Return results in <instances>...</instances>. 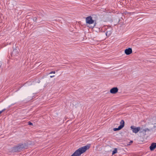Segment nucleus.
I'll use <instances>...</instances> for the list:
<instances>
[{
	"instance_id": "4468645a",
	"label": "nucleus",
	"mask_w": 156,
	"mask_h": 156,
	"mask_svg": "<svg viewBox=\"0 0 156 156\" xmlns=\"http://www.w3.org/2000/svg\"><path fill=\"white\" fill-rule=\"evenodd\" d=\"M5 110V109H3L2 110L0 111V114L3 112H4Z\"/></svg>"
},
{
	"instance_id": "1a4fd4ad",
	"label": "nucleus",
	"mask_w": 156,
	"mask_h": 156,
	"mask_svg": "<svg viewBox=\"0 0 156 156\" xmlns=\"http://www.w3.org/2000/svg\"><path fill=\"white\" fill-rule=\"evenodd\" d=\"M156 147V143H152L150 147V148L151 151L154 150Z\"/></svg>"
},
{
	"instance_id": "39448f33",
	"label": "nucleus",
	"mask_w": 156,
	"mask_h": 156,
	"mask_svg": "<svg viewBox=\"0 0 156 156\" xmlns=\"http://www.w3.org/2000/svg\"><path fill=\"white\" fill-rule=\"evenodd\" d=\"M86 21L87 23L89 24H91L94 23V20H92V17L90 16L87 17Z\"/></svg>"
},
{
	"instance_id": "20e7f679",
	"label": "nucleus",
	"mask_w": 156,
	"mask_h": 156,
	"mask_svg": "<svg viewBox=\"0 0 156 156\" xmlns=\"http://www.w3.org/2000/svg\"><path fill=\"white\" fill-rule=\"evenodd\" d=\"M120 125L118 127V128H114L113 130L114 131H116L122 129L124 126V122L123 120H121L120 122Z\"/></svg>"
},
{
	"instance_id": "ddd939ff",
	"label": "nucleus",
	"mask_w": 156,
	"mask_h": 156,
	"mask_svg": "<svg viewBox=\"0 0 156 156\" xmlns=\"http://www.w3.org/2000/svg\"><path fill=\"white\" fill-rule=\"evenodd\" d=\"M28 125H33V124L32 123L30 122H28Z\"/></svg>"
},
{
	"instance_id": "9b49d317",
	"label": "nucleus",
	"mask_w": 156,
	"mask_h": 156,
	"mask_svg": "<svg viewBox=\"0 0 156 156\" xmlns=\"http://www.w3.org/2000/svg\"><path fill=\"white\" fill-rule=\"evenodd\" d=\"M112 34L111 30H108L105 33L106 35L107 36H109Z\"/></svg>"
},
{
	"instance_id": "f3484780",
	"label": "nucleus",
	"mask_w": 156,
	"mask_h": 156,
	"mask_svg": "<svg viewBox=\"0 0 156 156\" xmlns=\"http://www.w3.org/2000/svg\"><path fill=\"white\" fill-rule=\"evenodd\" d=\"M132 142H133V141H130V143H132Z\"/></svg>"
},
{
	"instance_id": "6e6552de",
	"label": "nucleus",
	"mask_w": 156,
	"mask_h": 156,
	"mask_svg": "<svg viewBox=\"0 0 156 156\" xmlns=\"http://www.w3.org/2000/svg\"><path fill=\"white\" fill-rule=\"evenodd\" d=\"M18 54V50L16 49H14L11 53L12 56H15L17 55Z\"/></svg>"
},
{
	"instance_id": "f8f14e48",
	"label": "nucleus",
	"mask_w": 156,
	"mask_h": 156,
	"mask_svg": "<svg viewBox=\"0 0 156 156\" xmlns=\"http://www.w3.org/2000/svg\"><path fill=\"white\" fill-rule=\"evenodd\" d=\"M117 149L116 148H115L112 151V154H115L117 153Z\"/></svg>"
},
{
	"instance_id": "7ed1b4c3",
	"label": "nucleus",
	"mask_w": 156,
	"mask_h": 156,
	"mask_svg": "<svg viewBox=\"0 0 156 156\" xmlns=\"http://www.w3.org/2000/svg\"><path fill=\"white\" fill-rule=\"evenodd\" d=\"M130 128L133 133H137L140 131V127H136L134 126H131Z\"/></svg>"
},
{
	"instance_id": "9d476101",
	"label": "nucleus",
	"mask_w": 156,
	"mask_h": 156,
	"mask_svg": "<svg viewBox=\"0 0 156 156\" xmlns=\"http://www.w3.org/2000/svg\"><path fill=\"white\" fill-rule=\"evenodd\" d=\"M152 130V129H149L147 128H146L145 129H143L142 131V132L143 133H144L145 135V133L147 131H151Z\"/></svg>"
},
{
	"instance_id": "423d86ee",
	"label": "nucleus",
	"mask_w": 156,
	"mask_h": 156,
	"mask_svg": "<svg viewBox=\"0 0 156 156\" xmlns=\"http://www.w3.org/2000/svg\"><path fill=\"white\" fill-rule=\"evenodd\" d=\"M118 91V89L117 87H114L111 89L110 92L111 94H116Z\"/></svg>"
},
{
	"instance_id": "2eb2a0df",
	"label": "nucleus",
	"mask_w": 156,
	"mask_h": 156,
	"mask_svg": "<svg viewBox=\"0 0 156 156\" xmlns=\"http://www.w3.org/2000/svg\"><path fill=\"white\" fill-rule=\"evenodd\" d=\"M55 71H52L51 72H50L49 74H51V73H53L55 74Z\"/></svg>"
},
{
	"instance_id": "f257e3e1",
	"label": "nucleus",
	"mask_w": 156,
	"mask_h": 156,
	"mask_svg": "<svg viewBox=\"0 0 156 156\" xmlns=\"http://www.w3.org/2000/svg\"><path fill=\"white\" fill-rule=\"evenodd\" d=\"M90 147L86 145L79 148L71 156H79L89 149Z\"/></svg>"
},
{
	"instance_id": "f03ea898",
	"label": "nucleus",
	"mask_w": 156,
	"mask_h": 156,
	"mask_svg": "<svg viewBox=\"0 0 156 156\" xmlns=\"http://www.w3.org/2000/svg\"><path fill=\"white\" fill-rule=\"evenodd\" d=\"M26 146L25 144H20L14 147L13 151L15 152L20 151Z\"/></svg>"
},
{
	"instance_id": "0eeeda50",
	"label": "nucleus",
	"mask_w": 156,
	"mask_h": 156,
	"mask_svg": "<svg viewBox=\"0 0 156 156\" xmlns=\"http://www.w3.org/2000/svg\"><path fill=\"white\" fill-rule=\"evenodd\" d=\"M132 50L131 48H129L125 50V53L127 55H129L132 53Z\"/></svg>"
},
{
	"instance_id": "dca6fc26",
	"label": "nucleus",
	"mask_w": 156,
	"mask_h": 156,
	"mask_svg": "<svg viewBox=\"0 0 156 156\" xmlns=\"http://www.w3.org/2000/svg\"><path fill=\"white\" fill-rule=\"evenodd\" d=\"M54 76H54V75H53V76H50V77H51V78H52V77H54Z\"/></svg>"
}]
</instances>
